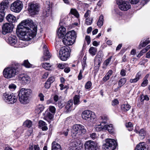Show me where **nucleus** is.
<instances>
[{
	"label": "nucleus",
	"instance_id": "obj_46",
	"mask_svg": "<svg viewBox=\"0 0 150 150\" xmlns=\"http://www.w3.org/2000/svg\"><path fill=\"white\" fill-rule=\"evenodd\" d=\"M95 129L96 130L97 132L100 131L103 129H104V127H103V125H101V123L99 125H96Z\"/></svg>",
	"mask_w": 150,
	"mask_h": 150
},
{
	"label": "nucleus",
	"instance_id": "obj_3",
	"mask_svg": "<svg viewBox=\"0 0 150 150\" xmlns=\"http://www.w3.org/2000/svg\"><path fill=\"white\" fill-rule=\"evenodd\" d=\"M32 91L30 89L22 88L18 94L19 100L22 104H26L29 102V97L31 95Z\"/></svg>",
	"mask_w": 150,
	"mask_h": 150
},
{
	"label": "nucleus",
	"instance_id": "obj_43",
	"mask_svg": "<svg viewBox=\"0 0 150 150\" xmlns=\"http://www.w3.org/2000/svg\"><path fill=\"white\" fill-rule=\"evenodd\" d=\"M68 19V17L67 16H62L59 22V24L60 25H63V24L65 23V22Z\"/></svg>",
	"mask_w": 150,
	"mask_h": 150
},
{
	"label": "nucleus",
	"instance_id": "obj_1",
	"mask_svg": "<svg viewBox=\"0 0 150 150\" xmlns=\"http://www.w3.org/2000/svg\"><path fill=\"white\" fill-rule=\"evenodd\" d=\"M21 25L23 28H20L17 31L18 33L20 39L23 41H29L36 35L37 26L34 25L33 21L28 19L22 21Z\"/></svg>",
	"mask_w": 150,
	"mask_h": 150
},
{
	"label": "nucleus",
	"instance_id": "obj_61",
	"mask_svg": "<svg viewBox=\"0 0 150 150\" xmlns=\"http://www.w3.org/2000/svg\"><path fill=\"white\" fill-rule=\"evenodd\" d=\"M39 97L40 98V100L41 101H43L44 100V96L41 93L39 94L38 95Z\"/></svg>",
	"mask_w": 150,
	"mask_h": 150
},
{
	"label": "nucleus",
	"instance_id": "obj_50",
	"mask_svg": "<svg viewBox=\"0 0 150 150\" xmlns=\"http://www.w3.org/2000/svg\"><path fill=\"white\" fill-rule=\"evenodd\" d=\"M8 87L10 91H13L16 89V86L13 83H11L9 85Z\"/></svg>",
	"mask_w": 150,
	"mask_h": 150
},
{
	"label": "nucleus",
	"instance_id": "obj_59",
	"mask_svg": "<svg viewBox=\"0 0 150 150\" xmlns=\"http://www.w3.org/2000/svg\"><path fill=\"white\" fill-rule=\"evenodd\" d=\"M83 72V70H80L79 74L78 76V78L79 80H80L82 78V74Z\"/></svg>",
	"mask_w": 150,
	"mask_h": 150
},
{
	"label": "nucleus",
	"instance_id": "obj_9",
	"mask_svg": "<svg viewBox=\"0 0 150 150\" xmlns=\"http://www.w3.org/2000/svg\"><path fill=\"white\" fill-rule=\"evenodd\" d=\"M81 116L83 119L89 122L93 121L95 117L94 112L89 110H85L83 112Z\"/></svg>",
	"mask_w": 150,
	"mask_h": 150
},
{
	"label": "nucleus",
	"instance_id": "obj_63",
	"mask_svg": "<svg viewBox=\"0 0 150 150\" xmlns=\"http://www.w3.org/2000/svg\"><path fill=\"white\" fill-rule=\"evenodd\" d=\"M148 83V80L147 79L144 80L142 83L141 85L143 87L146 86Z\"/></svg>",
	"mask_w": 150,
	"mask_h": 150
},
{
	"label": "nucleus",
	"instance_id": "obj_16",
	"mask_svg": "<svg viewBox=\"0 0 150 150\" xmlns=\"http://www.w3.org/2000/svg\"><path fill=\"white\" fill-rule=\"evenodd\" d=\"M43 49L44 55L42 57L41 60L43 61H46L50 58L52 55L50 53L46 45H43Z\"/></svg>",
	"mask_w": 150,
	"mask_h": 150
},
{
	"label": "nucleus",
	"instance_id": "obj_44",
	"mask_svg": "<svg viewBox=\"0 0 150 150\" xmlns=\"http://www.w3.org/2000/svg\"><path fill=\"white\" fill-rule=\"evenodd\" d=\"M107 120V117L105 116H101L99 118L100 122L102 123L105 124L106 123Z\"/></svg>",
	"mask_w": 150,
	"mask_h": 150
},
{
	"label": "nucleus",
	"instance_id": "obj_42",
	"mask_svg": "<svg viewBox=\"0 0 150 150\" xmlns=\"http://www.w3.org/2000/svg\"><path fill=\"white\" fill-rule=\"evenodd\" d=\"M23 125L25 126L30 128L32 125V122L30 120H26L24 122Z\"/></svg>",
	"mask_w": 150,
	"mask_h": 150
},
{
	"label": "nucleus",
	"instance_id": "obj_10",
	"mask_svg": "<svg viewBox=\"0 0 150 150\" xmlns=\"http://www.w3.org/2000/svg\"><path fill=\"white\" fill-rule=\"evenodd\" d=\"M103 56V52L101 51L98 52L94 60V68L98 70L101 63Z\"/></svg>",
	"mask_w": 150,
	"mask_h": 150
},
{
	"label": "nucleus",
	"instance_id": "obj_55",
	"mask_svg": "<svg viewBox=\"0 0 150 150\" xmlns=\"http://www.w3.org/2000/svg\"><path fill=\"white\" fill-rule=\"evenodd\" d=\"M82 70H83V71L85 68L87 66L86 60L84 59V57L83 60L82 62Z\"/></svg>",
	"mask_w": 150,
	"mask_h": 150
},
{
	"label": "nucleus",
	"instance_id": "obj_20",
	"mask_svg": "<svg viewBox=\"0 0 150 150\" xmlns=\"http://www.w3.org/2000/svg\"><path fill=\"white\" fill-rule=\"evenodd\" d=\"M47 4L45 6L43 11V16L45 17L49 16L50 14V6L48 4L49 2H47Z\"/></svg>",
	"mask_w": 150,
	"mask_h": 150
},
{
	"label": "nucleus",
	"instance_id": "obj_48",
	"mask_svg": "<svg viewBox=\"0 0 150 150\" xmlns=\"http://www.w3.org/2000/svg\"><path fill=\"white\" fill-rule=\"evenodd\" d=\"M23 64L25 67L27 68H30L32 67V65L29 63L27 60L24 61Z\"/></svg>",
	"mask_w": 150,
	"mask_h": 150
},
{
	"label": "nucleus",
	"instance_id": "obj_56",
	"mask_svg": "<svg viewBox=\"0 0 150 150\" xmlns=\"http://www.w3.org/2000/svg\"><path fill=\"white\" fill-rule=\"evenodd\" d=\"M149 42V40H146L144 41L142 43H141L140 44V45L142 47H144Z\"/></svg>",
	"mask_w": 150,
	"mask_h": 150
},
{
	"label": "nucleus",
	"instance_id": "obj_19",
	"mask_svg": "<svg viewBox=\"0 0 150 150\" xmlns=\"http://www.w3.org/2000/svg\"><path fill=\"white\" fill-rule=\"evenodd\" d=\"M57 31V35L59 38L63 37L66 33V29L63 26L61 25Z\"/></svg>",
	"mask_w": 150,
	"mask_h": 150
},
{
	"label": "nucleus",
	"instance_id": "obj_45",
	"mask_svg": "<svg viewBox=\"0 0 150 150\" xmlns=\"http://www.w3.org/2000/svg\"><path fill=\"white\" fill-rule=\"evenodd\" d=\"M126 127L128 128V130L129 131H131L133 129V125L131 122L126 123L125 124Z\"/></svg>",
	"mask_w": 150,
	"mask_h": 150
},
{
	"label": "nucleus",
	"instance_id": "obj_30",
	"mask_svg": "<svg viewBox=\"0 0 150 150\" xmlns=\"http://www.w3.org/2000/svg\"><path fill=\"white\" fill-rule=\"evenodd\" d=\"M135 150H146V147L144 143L142 142L137 145Z\"/></svg>",
	"mask_w": 150,
	"mask_h": 150
},
{
	"label": "nucleus",
	"instance_id": "obj_5",
	"mask_svg": "<svg viewBox=\"0 0 150 150\" xmlns=\"http://www.w3.org/2000/svg\"><path fill=\"white\" fill-rule=\"evenodd\" d=\"M86 130L83 125L76 124L73 125L71 130V135L73 137L80 135L81 134H84Z\"/></svg>",
	"mask_w": 150,
	"mask_h": 150
},
{
	"label": "nucleus",
	"instance_id": "obj_31",
	"mask_svg": "<svg viewBox=\"0 0 150 150\" xmlns=\"http://www.w3.org/2000/svg\"><path fill=\"white\" fill-rule=\"evenodd\" d=\"M44 108V107L43 105H39L36 107L35 111V112L37 114H39L42 112Z\"/></svg>",
	"mask_w": 150,
	"mask_h": 150
},
{
	"label": "nucleus",
	"instance_id": "obj_17",
	"mask_svg": "<svg viewBox=\"0 0 150 150\" xmlns=\"http://www.w3.org/2000/svg\"><path fill=\"white\" fill-rule=\"evenodd\" d=\"M9 4V0H4L0 3V11L5 13Z\"/></svg>",
	"mask_w": 150,
	"mask_h": 150
},
{
	"label": "nucleus",
	"instance_id": "obj_36",
	"mask_svg": "<svg viewBox=\"0 0 150 150\" xmlns=\"http://www.w3.org/2000/svg\"><path fill=\"white\" fill-rule=\"evenodd\" d=\"M53 117V115L50 112L46 111L45 113V115L44 117V119L47 120L48 119L52 120Z\"/></svg>",
	"mask_w": 150,
	"mask_h": 150
},
{
	"label": "nucleus",
	"instance_id": "obj_29",
	"mask_svg": "<svg viewBox=\"0 0 150 150\" xmlns=\"http://www.w3.org/2000/svg\"><path fill=\"white\" fill-rule=\"evenodd\" d=\"M104 21V17L102 15H101L99 18V19L97 22V25L98 27L100 28L103 25Z\"/></svg>",
	"mask_w": 150,
	"mask_h": 150
},
{
	"label": "nucleus",
	"instance_id": "obj_21",
	"mask_svg": "<svg viewBox=\"0 0 150 150\" xmlns=\"http://www.w3.org/2000/svg\"><path fill=\"white\" fill-rule=\"evenodd\" d=\"M79 144L76 142H72L70 144L69 149L70 150H81V148L78 146Z\"/></svg>",
	"mask_w": 150,
	"mask_h": 150
},
{
	"label": "nucleus",
	"instance_id": "obj_15",
	"mask_svg": "<svg viewBox=\"0 0 150 150\" xmlns=\"http://www.w3.org/2000/svg\"><path fill=\"white\" fill-rule=\"evenodd\" d=\"M84 146L85 149L87 150H99L96 143L91 140L86 142Z\"/></svg>",
	"mask_w": 150,
	"mask_h": 150
},
{
	"label": "nucleus",
	"instance_id": "obj_52",
	"mask_svg": "<svg viewBox=\"0 0 150 150\" xmlns=\"http://www.w3.org/2000/svg\"><path fill=\"white\" fill-rule=\"evenodd\" d=\"M65 104V102L63 100L59 101L58 105L59 107L61 108H63Z\"/></svg>",
	"mask_w": 150,
	"mask_h": 150
},
{
	"label": "nucleus",
	"instance_id": "obj_14",
	"mask_svg": "<svg viewBox=\"0 0 150 150\" xmlns=\"http://www.w3.org/2000/svg\"><path fill=\"white\" fill-rule=\"evenodd\" d=\"M19 79L22 84L26 85L29 84L31 81L30 76L27 74H22L20 75Z\"/></svg>",
	"mask_w": 150,
	"mask_h": 150
},
{
	"label": "nucleus",
	"instance_id": "obj_12",
	"mask_svg": "<svg viewBox=\"0 0 150 150\" xmlns=\"http://www.w3.org/2000/svg\"><path fill=\"white\" fill-rule=\"evenodd\" d=\"M39 7V6L37 4L30 3L28 5V11L31 15L36 14L38 12Z\"/></svg>",
	"mask_w": 150,
	"mask_h": 150
},
{
	"label": "nucleus",
	"instance_id": "obj_4",
	"mask_svg": "<svg viewBox=\"0 0 150 150\" xmlns=\"http://www.w3.org/2000/svg\"><path fill=\"white\" fill-rule=\"evenodd\" d=\"M76 37V33L74 31H69L62 40L63 43L66 46L72 45L75 42Z\"/></svg>",
	"mask_w": 150,
	"mask_h": 150
},
{
	"label": "nucleus",
	"instance_id": "obj_26",
	"mask_svg": "<svg viewBox=\"0 0 150 150\" xmlns=\"http://www.w3.org/2000/svg\"><path fill=\"white\" fill-rule=\"evenodd\" d=\"M10 97V99L8 103L9 104H13L16 103L17 100V97L15 94L13 93L11 94Z\"/></svg>",
	"mask_w": 150,
	"mask_h": 150
},
{
	"label": "nucleus",
	"instance_id": "obj_2",
	"mask_svg": "<svg viewBox=\"0 0 150 150\" xmlns=\"http://www.w3.org/2000/svg\"><path fill=\"white\" fill-rule=\"evenodd\" d=\"M21 68L19 64L14 63L11 66L6 67L4 69L3 72V76L7 79L13 78L19 73Z\"/></svg>",
	"mask_w": 150,
	"mask_h": 150
},
{
	"label": "nucleus",
	"instance_id": "obj_64",
	"mask_svg": "<svg viewBox=\"0 0 150 150\" xmlns=\"http://www.w3.org/2000/svg\"><path fill=\"white\" fill-rule=\"evenodd\" d=\"M120 75L123 76L126 75V71L124 69H122L120 72Z\"/></svg>",
	"mask_w": 150,
	"mask_h": 150
},
{
	"label": "nucleus",
	"instance_id": "obj_53",
	"mask_svg": "<svg viewBox=\"0 0 150 150\" xmlns=\"http://www.w3.org/2000/svg\"><path fill=\"white\" fill-rule=\"evenodd\" d=\"M92 85V83L90 81H88L85 85V88L86 89H88L90 88Z\"/></svg>",
	"mask_w": 150,
	"mask_h": 150
},
{
	"label": "nucleus",
	"instance_id": "obj_27",
	"mask_svg": "<svg viewBox=\"0 0 150 150\" xmlns=\"http://www.w3.org/2000/svg\"><path fill=\"white\" fill-rule=\"evenodd\" d=\"M52 150H62L61 146L55 142L52 143Z\"/></svg>",
	"mask_w": 150,
	"mask_h": 150
},
{
	"label": "nucleus",
	"instance_id": "obj_35",
	"mask_svg": "<svg viewBox=\"0 0 150 150\" xmlns=\"http://www.w3.org/2000/svg\"><path fill=\"white\" fill-rule=\"evenodd\" d=\"M112 71L111 70H110L103 78V81L106 82L108 80L112 74Z\"/></svg>",
	"mask_w": 150,
	"mask_h": 150
},
{
	"label": "nucleus",
	"instance_id": "obj_13",
	"mask_svg": "<svg viewBox=\"0 0 150 150\" xmlns=\"http://www.w3.org/2000/svg\"><path fill=\"white\" fill-rule=\"evenodd\" d=\"M13 28L14 26L12 24L8 23H4L2 27V33L5 35L10 33L12 31Z\"/></svg>",
	"mask_w": 150,
	"mask_h": 150
},
{
	"label": "nucleus",
	"instance_id": "obj_62",
	"mask_svg": "<svg viewBox=\"0 0 150 150\" xmlns=\"http://www.w3.org/2000/svg\"><path fill=\"white\" fill-rule=\"evenodd\" d=\"M57 67L60 69H63L65 67V64H58Z\"/></svg>",
	"mask_w": 150,
	"mask_h": 150
},
{
	"label": "nucleus",
	"instance_id": "obj_28",
	"mask_svg": "<svg viewBox=\"0 0 150 150\" xmlns=\"http://www.w3.org/2000/svg\"><path fill=\"white\" fill-rule=\"evenodd\" d=\"M104 129L108 130L110 133H113L114 132V129L112 124L105 125L104 126Z\"/></svg>",
	"mask_w": 150,
	"mask_h": 150
},
{
	"label": "nucleus",
	"instance_id": "obj_23",
	"mask_svg": "<svg viewBox=\"0 0 150 150\" xmlns=\"http://www.w3.org/2000/svg\"><path fill=\"white\" fill-rule=\"evenodd\" d=\"M7 21L10 23H14L16 21V17L13 14H9L6 17Z\"/></svg>",
	"mask_w": 150,
	"mask_h": 150
},
{
	"label": "nucleus",
	"instance_id": "obj_51",
	"mask_svg": "<svg viewBox=\"0 0 150 150\" xmlns=\"http://www.w3.org/2000/svg\"><path fill=\"white\" fill-rule=\"evenodd\" d=\"M5 13L4 12H1L0 11V23L2 22L4 20Z\"/></svg>",
	"mask_w": 150,
	"mask_h": 150
},
{
	"label": "nucleus",
	"instance_id": "obj_25",
	"mask_svg": "<svg viewBox=\"0 0 150 150\" xmlns=\"http://www.w3.org/2000/svg\"><path fill=\"white\" fill-rule=\"evenodd\" d=\"M39 126L43 131H46L48 129L46 123L42 120H40L39 121Z\"/></svg>",
	"mask_w": 150,
	"mask_h": 150
},
{
	"label": "nucleus",
	"instance_id": "obj_32",
	"mask_svg": "<svg viewBox=\"0 0 150 150\" xmlns=\"http://www.w3.org/2000/svg\"><path fill=\"white\" fill-rule=\"evenodd\" d=\"M23 129L22 127H20L17 129L16 130V133H17V134H14L15 135L13 139L15 140L16 139H17L18 137L20 136L22 132Z\"/></svg>",
	"mask_w": 150,
	"mask_h": 150
},
{
	"label": "nucleus",
	"instance_id": "obj_57",
	"mask_svg": "<svg viewBox=\"0 0 150 150\" xmlns=\"http://www.w3.org/2000/svg\"><path fill=\"white\" fill-rule=\"evenodd\" d=\"M119 103V101L117 99H115L113 100L112 102V105L114 106L118 104Z\"/></svg>",
	"mask_w": 150,
	"mask_h": 150
},
{
	"label": "nucleus",
	"instance_id": "obj_39",
	"mask_svg": "<svg viewBox=\"0 0 150 150\" xmlns=\"http://www.w3.org/2000/svg\"><path fill=\"white\" fill-rule=\"evenodd\" d=\"M130 107L131 106L130 105L127 104L122 105L121 106L122 110L124 111H126L128 110Z\"/></svg>",
	"mask_w": 150,
	"mask_h": 150
},
{
	"label": "nucleus",
	"instance_id": "obj_34",
	"mask_svg": "<svg viewBox=\"0 0 150 150\" xmlns=\"http://www.w3.org/2000/svg\"><path fill=\"white\" fill-rule=\"evenodd\" d=\"M26 46V45L24 42H22V41H20L18 42L17 41V43H16L14 47L16 48L23 47H24Z\"/></svg>",
	"mask_w": 150,
	"mask_h": 150
},
{
	"label": "nucleus",
	"instance_id": "obj_37",
	"mask_svg": "<svg viewBox=\"0 0 150 150\" xmlns=\"http://www.w3.org/2000/svg\"><path fill=\"white\" fill-rule=\"evenodd\" d=\"M97 51L96 48L91 47H90L89 50V53L92 56H94Z\"/></svg>",
	"mask_w": 150,
	"mask_h": 150
},
{
	"label": "nucleus",
	"instance_id": "obj_8",
	"mask_svg": "<svg viewBox=\"0 0 150 150\" xmlns=\"http://www.w3.org/2000/svg\"><path fill=\"white\" fill-rule=\"evenodd\" d=\"M70 50L66 47H62L59 52V57L62 61H66L70 56Z\"/></svg>",
	"mask_w": 150,
	"mask_h": 150
},
{
	"label": "nucleus",
	"instance_id": "obj_24",
	"mask_svg": "<svg viewBox=\"0 0 150 150\" xmlns=\"http://www.w3.org/2000/svg\"><path fill=\"white\" fill-rule=\"evenodd\" d=\"M11 96V94L8 93L6 92H5L2 95V99L5 102L8 103L10 97Z\"/></svg>",
	"mask_w": 150,
	"mask_h": 150
},
{
	"label": "nucleus",
	"instance_id": "obj_7",
	"mask_svg": "<svg viewBox=\"0 0 150 150\" xmlns=\"http://www.w3.org/2000/svg\"><path fill=\"white\" fill-rule=\"evenodd\" d=\"M23 8L22 2L20 0H17L12 3L11 6V10L13 12L18 13Z\"/></svg>",
	"mask_w": 150,
	"mask_h": 150
},
{
	"label": "nucleus",
	"instance_id": "obj_38",
	"mask_svg": "<svg viewBox=\"0 0 150 150\" xmlns=\"http://www.w3.org/2000/svg\"><path fill=\"white\" fill-rule=\"evenodd\" d=\"M127 79L126 78H123L118 81V86L120 88L126 82Z\"/></svg>",
	"mask_w": 150,
	"mask_h": 150
},
{
	"label": "nucleus",
	"instance_id": "obj_60",
	"mask_svg": "<svg viewBox=\"0 0 150 150\" xmlns=\"http://www.w3.org/2000/svg\"><path fill=\"white\" fill-rule=\"evenodd\" d=\"M49 109L50 111L52 113H54L55 112V108L53 106H50L49 107Z\"/></svg>",
	"mask_w": 150,
	"mask_h": 150
},
{
	"label": "nucleus",
	"instance_id": "obj_22",
	"mask_svg": "<svg viewBox=\"0 0 150 150\" xmlns=\"http://www.w3.org/2000/svg\"><path fill=\"white\" fill-rule=\"evenodd\" d=\"M73 104V102L72 100H69L67 102V104L65 107L66 112H68L72 109Z\"/></svg>",
	"mask_w": 150,
	"mask_h": 150
},
{
	"label": "nucleus",
	"instance_id": "obj_54",
	"mask_svg": "<svg viewBox=\"0 0 150 150\" xmlns=\"http://www.w3.org/2000/svg\"><path fill=\"white\" fill-rule=\"evenodd\" d=\"M92 19L87 18L86 20L85 23L88 25H90L92 23Z\"/></svg>",
	"mask_w": 150,
	"mask_h": 150
},
{
	"label": "nucleus",
	"instance_id": "obj_33",
	"mask_svg": "<svg viewBox=\"0 0 150 150\" xmlns=\"http://www.w3.org/2000/svg\"><path fill=\"white\" fill-rule=\"evenodd\" d=\"M42 67L47 70H50L52 66V65L49 63L45 62L42 64Z\"/></svg>",
	"mask_w": 150,
	"mask_h": 150
},
{
	"label": "nucleus",
	"instance_id": "obj_47",
	"mask_svg": "<svg viewBox=\"0 0 150 150\" xmlns=\"http://www.w3.org/2000/svg\"><path fill=\"white\" fill-rule=\"evenodd\" d=\"M70 12L76 18H78L79 17V14L75 9H71V10Z\"/></svg>",
	"mask_w": 150,
	"mask_h": 150
},
{
	"label": "nucleus",
	"instance_id": "obj_40",
	"mask_svg": "<svg viewBox=\"0 0 150 150\" xmlns=\"http://www.w3.org/2000/svg\"><path fill=\"white\" fill-rule=\"evenodd\" d=\"M80 96L77 95H75L74 97V104L75 105H78L80 103L79 100Z\"/></svg>",
	"mask_w": 150,
	"mask_h": 150
},
{
	"label": "nucleus",
	"instance_id": "obj_11",
	"mask_svg": "<svg viewBox=\"0 0 150 150\" xmlns=\"http://www.w3.org/2000/svg\"><path fill=\"white\" fill-rule=\"evenodd\" d=\"M116 3L119 6V8L121 10L127 11L131 8L129 3L124 0H117Z\"/></svg>",
	"mask_w": 150,
	"mask_h": 150
},
{
	"label": "nucleus",
	"instance_id": "obj_18",
	"mask_svg": "<svg viewBox=\"0 0 150 150\" xmlns=\"http://www.w3.org/2000/svg\"><path fill=\"white\" fill-rule=\"evenodd\" d=\"M7 42L11 45L14 47L17 42V38L15 36L11 35L8 39Z\"/></svg>",
	"mask_w": 150,
	"mask_h": 150
},
{
	"label": "nucleus",
	"instance_id": "obj_6",
	"mask_svg": "<svg viewBox=\"0 0 150 150\" xmlns=\"http://www.w3.org/2000/svg\"><path fill=\"white\" fill-rule=\"evenodd\" d=\"M117 145L116 141L113 139H108L105 140V143L103 145L104 150H113Z\"/></svg>",
	"mask_w": 150,
	"mask_h": 150
},
{
	"label": "nucleus",
	"instance_id": "obj_58",
	"mask_svg": "<svg viewBox=\"0 0 150 150\" xmlns=\"http://www.w3.org/2000/svg\"><path fill=\"white\" fill-rule=\"evenodd\" d=\"M90 137L93 140L96 139L97 136L95 133H93L90 134Z\"/></svg>",
	"mask_w": 150,
	"mask_h": 150
},
{
	"label": "nucleus",
	"instance_id": "obj_41",
	"mask_svg": "<svg viewBox=\"0 0 150 150\" xmlns=\"http://www.w3.org/2000/svg\"><path fill=\"white\" fill-rule=\"evenodd\" d=\"M112 58V57L109 58L106 60L103 63V69H106L107 66L108 65L109 63L110 62Z\"/></svg>",
	"mask_w": 150,
	"mask_h": 150
},
{
	"label": "nucleus",
	"instance_id": "obj_49",
	"mask_svg": "<svg viewBox=\"0 0 150 150\" xmlns=\"http://www.w3.org/2000/svg\"><path fill=\"white\" fill-rule=\"evenodd\" d=\"M139 135L141 137L142 139H144L146 134V132L143 129H141L139 132Z\"/></svg>",
	"mask_w": 150,
	"mask_h": 150
}]
</instances>
